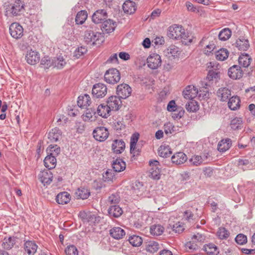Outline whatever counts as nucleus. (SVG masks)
Here are the masks:
<instances>
[{"mask_svg": "<svg viewBox=\"0 0 255 255\" xmlns=\"http://www.w3.org/2000/svg\"><path fill=\"white\" fill-rule=\"evenodd\" d=\"M104 79L106 82L111 84H115L121 79L120 73L117 69H110L106 72Z\"/></svg>", "mask_w": 255, "mask_h": 255, "instance_id": "obj_3", "label": "nucleus"}, {"mask_svg": "<svg viewBox=\"0 0 255 255\" xmlns=\"http://www.w3.org/2000/svg\"><path fill=\"white\" fill-rule=\"evenodd\" d=\"M37 246L34 241H27L24 244V250L28 255H34L36 252Z\"/></svg>", "mask_w": 255, "mask_h": 255, "instance_id": "obj_21", "label": "nucleus"}, {"mask_svg": "<svg viewBox=\"0 0 255 255\" xmlns=\"http://www.w3.org/2000/svg\"><path fill=\"white\" fill-rule=\"evenodd\" d=\"M116 22L111 19L105 20L102 24L101 29L107 33L113 32L116 26Z\"/></svg>", "mask_w": 255, "mask_h": 255, "instance_id": "obj_18", "label": "nucleus"}, {"mask_svg": "<svg viewBox=\"0 0 255 255\" xmlns=\"http://www.w3.org/2000/svg\"><path fill=\"white\" fill-rule=\"evenodd\" d=\"M252 61L251 57L247 53L242 54L238 58L239 64H251Z\"/></svg>", "mask_w": 255, "mask_h": 255, "instance_id": "obj_53", "label": "nucleus"}, {"mask_svg": "<svg viewBox=\"0 0 255 255\" xmlns=\"http://www.w3.org/2000/svg\"><path fill=\"white\" fill-rule=\"evenodd\" d=\"M158 153L160 156L166 158L172 154L171 149L168 145H161L158 148Z\"/></svg>", "mask_w": 255, "mask_h": 255, "instance_id": "obj_34", "label": "nucleus"}, {"mask_svg": "<svg viewBox=\"0 0 255 255\" xmlns=\"http://www.w3.org/2000/svg\"><path fill=\"white\" fill-rule=\"evenodd\" d=\"M235 241L238 245H243L247 243L248 238L244 234H239L235 238Z\"/></svg>", "mask_w": 255, "mask_h": 255, "instance_id": "obj_56", "label": "nucleus"}, {"mask_svg": "<svg viewBox=\"0 0 255 255\" xmlns=\"http://www.w3.org/2000/svg\"><path fill=\"white\" fill-rule=\"evenodd\" d=\"M15 239L14 237H5L1 245L2 248L5 250L11 249L15 244Z\"/></svg>", "mask_w": 255, "mask_h": 255, "instance_id": "obj_38", "label": "nucleus"}, {"mask_svg": "<svg viewBox=\"0 0 255 255\" xmlns=\"http://www.w3.org/2000/svg\"><path fill=\"white\" fill-rule=\"evenodd\" d=\"M38 179L44 186L49 185L53 179V174L49 170L41 171L38 175Z\"/></svg>", "mask_w": 255, "mask_h": 255, "instance_id": "obj_13", "label": "nucleus"}, {"mask_svg": "<svg viewBox=\"0 0 255 255\" xmlns=\"http://www.w3.org/2000/svg\"><path fill=\"white\" fill-rule=\"evenodd\" d=\"M88 17L87 11L82 10L79 11L75 17V22L77 24H82L86 20Z\"/></svg>", "mask_w": 255, "mask_h": 255, "instance_id": "obj_39", "label": "nucleus"}, {"mask_svg": "<svg viewBox=\"0 0 255 255\" xmlns=\"http://www.w3.org/2000/svg\"><path fill=\"white\" fill-rule=\"evenodd\" d=\"M91 103V98L88 94L80 96L78 97L77 105L81 108H87L88 106H90Z\"/></svg>", "mask_w": 255, "mask_h": 255, "instance_id": "obj_25", "label": "nucleus"}, {"mask_svg": "<svg viewBox=\"0 0 255 255\" xmlns=\"http://www.w3.org/2000/svg\"><path fill=\"white\" fill-rule=\"evenodd\" d=\"M116 92L119 97L125 99L130 95L131 88L128 85L123 83L117 86Z\"/></svg>", "mask_w": 255, "mask_h": 255, "instance_id": "obj_8", "label": "nucleus"}, {"mask_svg": "<svg viewBox=\"0 0 255 255\" xmlns=\"http://www.w3.org/2000/svg\"><path fill=\"white\" fill-rule=\"evenodd\" d=\"M231 145L232 140L230 138L222 139L218 144V150L220 152H225L231 147Z\"/></svg>", "mask_w": 255, "mask_h": 255, "instance_id": "obj_32", "label": "nucleus"}, {"mask_svg": "<svg viewBox=\"0 0 255 255\" xmlns=\"http://www.w3.org/2000/svg\"><path fill=\"white\" fill-rule=\"evenodd\" d=\"M79 217L84 222H87L90 224H95L100 221V217H97L91 212H80Z\"/></svg>", "mask_w": 255, "mask_h": 255, "instance_id": "obj_7", "label": "nucleus"}, {"mask_svg": "<svg viewBox=\"0 0 255 255\" xmlns=\"http://www.w3.org/2000/svg\"><path fill=\"white\" fill-rule=\"evenodd\" d=\"M176 111V112H174L172 114V118L174 119H180L184 116L185 111L182 108L178 107Z\"/></svg>", "mask_w": 255, "mask_h": 255, "instance_id": "obj_60", "label": "nucleus"}, {"mask_svg": "<svg viewBox=\"0 0 255 255\" xmlns=\"http://www.w3.org/2000/svg\"><path fill=\"white\" fill-rule=\"evenodd\" d=\"M149 165L151 167L150 169L151 177L154 179H159L160 177L161 172L159 162L156 160H150L149 161Z\"/></svg>", "mask_w": 255, "mask_h": 255, "instance_id": "obj_9", "label": "nucleus"}, {"mask_svg": "<svg viewBox=\"0 0 255 255\" xmlns=\"http://www.w3.org/2000/svg\"><path fill=\"white\" fill-rule=\"evenodd\" d=\"M126 163L120 158L117 159L112 164L114 170L117 172L124 171L126 168Z\"/></svg>", "mask_w": 255, "mask_h": 255, "instance_id": "obj_36", "label": "nucleus"}, {"mask_svg": "<svg viewBox=\"0 0 255 255\" xmlns=\"http://www.w3.org/2000/svg\"><path fill=\"white\" fill-rule=\"evenodd\" d=\"M128 240L129 243L133 247L140 246L142 243V240L141 238L136 235L130 236Z\"/></svg>", "mask_w": 255, "mask_h": 255, "instance_id": "obj_48", "label": "nucleus"}, {"mask_svg": "<svg viewBox=\"0 0 255 255\" xmlns=\"http://www.w3.org/2000/svg\"><path fill=\"white\" fill-rule=\"evenodd\" d=\"M178 109L177 105L174 100L170 101L167 105V109L169 112H176V110Z\"/></svg>", "mask_w": 255, "mask_h": 255, "instance_id": "obj_62", "label": "nucleus"}, {"mask_svg": "<svg viewBox=\"0 0 255 255\" xmlns=\"http://www.w3.org/2000/svg\"><path fill=\"white\" fill-rule=\"evenodd\" d=\"M76 194L79 198L82 199H86L89 197L90 192L88 189L84 187H80L78 188L77 191L76 192Z\"/></svg>", "mask_w": 255, "mask_h": 255, "instance_id": "obj_47", "label": "nucleus"}, {"mask_svg": "<svg viewBox=\"0 0 255 255\" xmlns=\"http://www.w3.org/2000/svg\"><path fill=\"white\" fill-rule=\"evenodd\" d=\"M108 201L113 205H117L120 201V197L118 194H113L109 197Z\"/></svg>", "mask_w": 255, "mask_h": 255, "instance_id": "obj_58", "label": "nucleus"}, {"mask_svg": "<svg viewBox=\"0 0 255 255\" xmlns=\"http://www.w3.org/2000/svg\"><path fill=\"white\" fill-rule=\"evenodd\" d=\"M219 239L226 240L230 236L229 232L224 227H220L217 232Z\"/></svg>", "mask_w": 255, "mask_h": 255, "instance_id": "obj_51", "label": "nucleus"}, {"mask_svg": "<svg viewBox=\"0 0 255 255\" xmlns=\"http://www.w3.org/2000/svg\"><path fill=\"white\" fill-rule=\"evenodd\" d=\"M94 137L99 141H104L108 137L109 134L107 128L104 127L96 128L93 132Z\"/></svg>", "mask_w": 255, "mask_h": 255, "instance_id": "obj_5", "label": "nucleus"}, {"mask_svg": "<svg viewBox=\"0 0 255 255\" xmlns=\"http://www.w3.org/2000/svg\"><path fill=\"white\" fill-rule=\"evenodd\" d=\"M198 93V90L195 86L189 85L183 91V96L186 99L193 100Z\"/></svg>", "mask_w": 255, "mask_h": 255, "instance_id": "obj_15", "label": "nucleus"}, {"mask_svg": "<svg viewBox=\"0 0 255 255\" xmlns=\"http://www.w3.org/2000/svg\"><path fill=\"white\" fill-rule=\"evenodd\" d=\"M243 71L240 65H233L228 70V75L232 79L237 80L241 78L243 75Z\"/></svg>", "mask_w": 255, "mask_h": 255, "instance_id": "obj_10", "label": "nucleus"}, {"mask_svg": "<svg viewBox=\"0 0 255 255\" xmlns=\"http://www.w3.org/2000/svg\"><path fill=\"white\" fill-rule=\"evenodd\" d=\"M122 209L117 205H111L108 209V213L111 216L119 217L123 214Z\"/></svg>", "mask_w": 255, "mask_h": 255, "instance_id": "obj_35", "label": "nucleus"}, {"mask_svg": "<svg viewBox=\"0 0 255 255\" xmlns=\"http://www.w3.org/2000/svg\"><path fill=\"white\" fill-rule=\"evenodd\" d=\"M25 3L22 0H15L12 4L7 8L5 15L7 16L20 15L25 12Z\"/></svg>", "mask_w": 255, "mask_h": 255, "instance_id": "obj_2", "label": "nucleus"}, {"mask_svg": "<svg viewBox=\"0 0 255 255\" xmlns=\"http://www.w3.org/2000/svg\"><path fill=\"white\" fill-rule=\"evenodd\" d=\"M107 93V86L103 83L95 84L92 88V94L94 97L102 98L106 96Z\"/></svg>", "mask_w": 255, "mask_h": 255, "instance_id": "obj_4", "label": "nucleus"}, {"mask_svg": "<svg viewBox=\"0 0 255 255\" xmlns=\"http://www.w3.org/2000/svg\"><path fill=\"white\" fill-rule=\"evenodd\" d=\"M110 234L113 238L119 240L122 239L126 235L124 230L120 227H114L110 230Z\"/></svg>", "mask_w": 255, "mask_h": 255, "instance_id": "obj_26", "label": "nucleus"}, {"mask_svg": "<svg viewBox=\"0 0 255 255\" xmlns=\"http://www.w3.org/2000/svg\"><path fill=\"white\" fill-rule=\"evenodd\" d=\"M159 249V245L154 241H150L146 246V251L151 253H154Z\"/></svg>", "mask_w": 255, "mask_h": 255, "instance_id": "obj_42", "label": "nucleus"}, {"mask_svg": "<svg viewBox=\"0 0 255 255\" xmlns=\"http://www.w3.org/2000/svg\"><path fill=\"white\" fill-rule=\"evenodd\" d=\"M240 97L237 96H234L229 100L228 107L232 111H236L240 108Z\"/></svg>", "mask_w": 255, "mask_h": 255, "instance_id": "obj_27", "label": "nucleus"}, {"mask_svg": "<svg viewBox=\"0 0 255 255\" xmlns=\"http://www.w3.org/2000/svg\"><path fill=\"white\" fill-rule=\"evenodd\" d=\"M182 33L181 36H179V39H182V42L185 45H188L191 43L192 41L191 38H189V33L186 31L185 29L182 27L181 30Z\"/></svg>", "mask_w": 255, "mask_h": 255, "instance_id": "obj_50", "label": "nucleus"}, {"mask_svg": "<svg viewBox=\"0 0 255 255\" xmlns=\"http://www.w3.org/2000/svg\"><path fill=\"white\" fill-rule=\"evenodd\" d=\"M182 26L174 24L168 28L167 35L170 38L179 39L181 35Z\"/></svg>", "mask_w": 255, "mask_h": 255, "instance_id": "obj_11", "label": "nucleus"}, {"mask_svg": "<svg viewBox=\"0 0 255 255\" xmlns=\"http://www.w3.org/2000/svg\"><path fill=\"white\" fill-rule=\"evenodd\" d=\"M9 31L11 36L16 39L20 38L23 34V28L17 22H13L10 25Z\"/></svg>", "mask_w": 255, "mask_h": 255, "instance_id": "obj_6", "label": "nucleus"}, {"mask_svg": "<svg viewBox=\"0 0 255 255\" xmlns=\"http://www.w3.org/2000/svg\"><path fill=\"white\" fill-rule=\"evenodd\" d=\"M219 65H211L210 68L208 66L209 72L207 76V78L209 80H213L214 78H218L220 72L218 71V66Z\"/></svg>", "mask_w": 255, "mask_h": 255, "instance_id": "obj_31", "label": "nucleus"}, {"mask_svg": "<svg viewBox=\"0 0 255 255\" xmlns=\"http://www.w3.org/2000/svg\"><path fill=\"white\" fill-rule=\"evenodd\" d=\"M56 157L49 154L45 157L44 160V164L45 166L48 169H51L55 168L56 165Z\"/></svg>", "mask_w": 255, "mask_h": 255, "instance_id": "obj_30", "label": "nucleus"}, {"mask_svg": "<svg viewBox=\"0 0 255 255\" xmlns=\"http://www.w3.org/2000/svg\"><path fill=\"white\" fill-rule=\"evenodd\" d=\"M133 193L137 196L140 197L143 195L145 189L142 182L136 181L132 186Z\"/></svg>", "mask_w": 255, "mask_h": 255, "instance_id": "obj_33", "label": "nucleus"}, {"mask_svg": "<svg viewBox=\"0 0 255 255\" xmlns=\"http://www.w3.org/2000/svg\"><path fill=\"white\" fill-rule=\"evenodd\" d=\"M25 59L28 64H37L40 61V55L38 52L31 50L26 54Z\"/></svg>", "mask_w": 255, "mask_h": 255, "instance_id": "obj_17", "label": "nucleus"}, {"mask_svg": "<svg viewBox=\"0 0 255 255\" xmlns=\"http://www.w3.org/2000/svg\"><path fill=\"white\" fill-rule=\"evenodd\" d=\"M147 64H160L161 59L160 56L156 53L150 55L146 59Z\"/></svg>", "mask_w": 255, "mask_h": 255, "instance_id": "obj_46", "label": "nucleus"}, {"mask_svg": "<svg viewBox=\"0 0 255 255\" xmlns=\"http://www.w3.org/2000/svg\"><path fill=\"white\" fill-rule=\"evenodd\" d=\"M108 14L105 9H98L92 15V21L95 23H101L107 19Z\"/></svg>", "mask_w": 255, "mask_h": 255, "instance_id": "obj_14", "label": "nucleus"}, {"mask_svg": "<svg viewBox=\"0 0 255 255\" xmlns=\"http://www.w3.org/2000/svg\"><path fill=\"white\" fill-rule=\"evenodd\" d=\"M118 62L119 61L117 57V54L116 53H115L109 58V59L106 62V64L116 63Z\"/></svg>", "mask_w": 255, "mask_h": 255, "instance_id": "obj_64", "label": "nucleus"}, {"mask_svg": "<svg viewBox=\"0 0 255 255\" xmlns=\"http://www.w3.org/2000/svg\"><path fill=\"white\" fill-rule=\"evenodd\" d=\"M231 34L232 31L229 28H224L219 32V39L222 41H226L231 37Z\"/></svg>", "mask_w": 255, "mask_h": 255, "instance_id": "obj_44", "label": "nucleus"}, {"mask_svg": "<svg viewBox=\"0 0 255 255\" xmlns=\"http://www.w3.org/2000/svg\"><path fill=\"white\" fill-rule=\"evenodd\" d=\"M174 126L170 122L164 125V129L166 134H171L174 131Z\"/></svg>", "mask_w": 255, "mask_h": 255, "instance_id": "obj_59", "label": "nucleus"}, {"mask_svg": "<svg viewBox=\"0 0 255 255\" xmlns=\"http://www.w3.org/2000/svg\"><path fill=\"white\" fill-rule=\"evenodd\" d=\"M86 111L85 112V115L83 117L84 120L85 121H92V118L93 117H96V114L97 113V111H96L95 108H86Z\"/></svg>", "mask_w": 255, "mask_h": 255, "instance_id": "obj_49", "label": "nucleus"}, {"mask_svg": "<svg viewBox=\"0 0 255 255\" xmlns=\"http://www.w3.org/2000/svg\"><path fill=\"white\" fill-rule=\"evenodd\" d=\"M71 199L70 194L67 192H61L56 196V201L59 204H67Z\"/></svg>", "mask_w": 255, "mask_h": 255, "instance_id": "obj_28", "label": "nucleus"}, {"mask_svg": "<svg viewBox=\"0 0 255 255\" xmlns=\"http://www.w3.org/2000/svg\"><path fill=\"white\" fill-rule=\"evenodd\" d=\"M112 148L115 153L121 154L125 149V143L122 139H116L112 143Z\"/></svg>", "mask_w": 255, "mask_h": 255, "instance_id": "obj_19", "label": "nucleus"}, {"mask_svg": "<svg viewBox=\"0 0 255 255\" xmlns=\"http://www.w3.org/2000/svg\"><path fill=\"white\" fill-rule=\"evenodd\" d=\"M107 105L112 111H118L122 106L121 98L118 96H112L108 98Z\"/></svg>", "mask_w": 255, "mask_h": 255, "instance_id": "obj_12", "label": "nucleus"}, {"mask_svg": "<svg viewBox=\"0 0 255 255\" xmlns=\"http://www.w3.org/2000/svg\"><path fill=\"white\" fill-rule=\"evenodd\" d=\"M47 150L49 151V152H48L49 154H50L55 157L58 156L61 151L60 147L56 144L49 145Z\"/></svg>", "mask_w": 255, "mask_h": 255, "instance_id": "obj_52", "label": "nucleus"}, {"mask_svg": "<svg viewBox=\"0 0 255 255\" xmlns=\"http://www.w3.org/2000/svg\"><path fill=\"white\" fill-rule=\"evenodd\" d=\"M111 111L112 110L107 105H105L104 104L100 105L97 109V114L104 118H107L110 116Z\"/></svg>", "mask_w": 255, "mask_h": 255, "instance_id": "obj_24", "label": "nucleus"}, {"mask_svg": "<svg viewBox=\"0 0 255 255\" xmlns=\"http://www.w3.org/2000/svg\"><path fill=\"white\" fill-rule=\"evenodd\" d=\"M87 49L84 47H80L78 48V50L75 52V56L77 58H79L81 56L86 53Z\"/></svg>", "mask_w": 255, "mask_h": 255, "instance_id": "obj_63", "label": "nucleus"}, {"mask_svg": "<svg viewBox=\"0 0 255 255\" xmlns=\"http://www.w3.org/2000/svg\"><path fill=\"white\" fill-rule=\"evenodd\" d=\"M62 131L57 128L52 129L48 133V137L51 142H56L61 139Z\"/></svg>", "mask_w": 255, "mask_h": 255, "instance_id": "obj_23", "label": "nucleus"}, {"mask_svg": "<svg viewBox=\"0 0 255 255\" xmlns=\"http://www.w3.org/2000/svg\"><path fill=\"white\" fill-rule=\"evenodd\" d=\"M236 46L240 50L246 51L250 47L249 40L244 37L239 38L236 42Z\"/></svg>", "mask_w": 255, "mask_h": 255, "instance_id": "obj_37", "label": "nucleus"}, {"mask_svg": "<svg viewBox=\"0 0 255 255\" xmlns=\"http://www.w3.org/2000/svg\"><path fill=\"white\" fill-rule=\"evenodd\" d=\"M114 175L112 170L108 169L103 174V178L105 181H112L113 179Z\"/></svg>", "mask_w": 255, "mask_h": 255, "instance_id": "obj_61", "label": "nucleus"}, {"mask_svg": "<svg viewBox=\"0 0 255 255\" xmlns=\"http://www.w3.org/2000/svg\"><path fill=\"white\" fill-rule=\"evenodd\" d=\"M187 159L186 155L183 152H177L171 157V161L176 164L184 163Z\"/></svg>", "mask_w": 255, "mask_h": 255, "instance_id": "obj_29", "label": "nucleus"}, {"mask_svg": "<svg viewBox=\"0 0 255 255\" xmlns=\"http://www.w3.org/2000/svg\"><path fill=\"white\" fill-rule=\"evenodd\" d=\"M185 108L189 112H196L199 110L198 103L193 100H191L186 104Z\"/></svg>", "mask_w": 255, "mask_h": 255, "instance_id": "obj_45", "label": "nucleus"}, {"mask_svg": "<svg viewBox=\"0 0 255 255\" xmlns=\"http://www.w3.org/2000/svg\"><path fill=\"white\" fill-rule=\"evenodd\" d=\"M84 41L88 44L99 46L104 41L103 34L88 29L85 31Z\"/></svg>", "mask_w": 255, "mask_h": 255, "instance_id": "obj_1", "label": "nucleus"}, {"mask_svg": "<svg viewBox=\"0 0 255 255\" xmlns=\"http://www.w3.org/2000/svg\"><path fill=\"white\" fill-rule=\"evenodd\" d=\"M66 255H78V252L76 247L74 245L68 246L65 250Z\"/></svg>", "mask_w": 255, "mask_h": 255, "instance_id": "obj_57", "label": "nucleus"}, {"mask_svg": "<svg viewBox=\"0 0 255 255\" xmlns=\"http://www.w3.org/2000/svg\"><path fill=\"white\" fill-rule=\"evenodd\" d=\"M123 9L125 13L130 14H132L136 9V4L133 1L127 0L123 5Z\"/></svg>", "mask_w": 255, "mask_h": 255, "instance_id": "obj_22", "label": "nucleus"}, {"mask_svg": "<svg viewBox=\"0 0 255 255\" xmlns=\"http://www.w3.org/2000/svg\"><path fill=\"white\" fill-rule=\"evenodd\" d=\"M139 134L138 132H135L132 134L130 141V150L131 153H136L137 152V154L140 152V150L138 148V146L140 142H143L142 141H140L137 146H136V143L139 138Z\"/></svg>", "mask_w": 255, "mask_h": 255, "instance_id": "obj_16", "label": "nucleus"}, {"mask_svg": "<svg viewBox=\"0 0 255 255\" xmlns=\"http://www.w3.org/2000/svg\"><path fill=\"white\" fill-rule=\"evenodd\" d=\"M190 162L193 165L198 166L202 163L204 159L199 155H194L190 159Z\"/></svg>", "mask_w": 255, "mask_h": 255, "instance_id": "obj_55", "label": "nucleus"}, {"mask_svg": "<svg viewBox=\"0 0 255 255\" xmlns=\"http://www.w3.org/2000/svg\"><path fill=\"white\" fill-rule=\"evenodd\" d=\"M217 96L220 101L226 102L231 96V91L227 88H221L217 92Z\"/></svg>", "mask_w": 255, "mask_h": 255, "instance_id": "obj_20", "label": "nucleus"}, {"mask_svg": "<svg viewBox=\"0 0 255 255\" xmlns=\"http://www.w3.org/2000/svg\"><path fill=\"white\" fill-rule=\"evenodd\" d=\"M229 56V51L227 49L221 48L216 53V58L218 60L224 61Z\"/></svg>", "mask_w": 255, "mask_h": 255, "instance_id": "obj_43", "label": "nucleus"}, {"mask_svg": "<svg viewBox=\"0 0 255 255\" xmlns=\"http://www.w3.org/2000/svg\"><path fill=\"white\" fill-rule=\"evenodd\" d=\"M205 250L208 254L211 255H216L219 253L218 251V248L216 246L213 244H209L207 245V246L205 247Z\"/></svg>", "mask_w": 255, "mask_h": 255, "instance_id": "obj_54", "label": "nucleus"}, {"mask_svg": "<svg viewBox=\"0 0 255 255\" xmlns=\"http://www.w3.org/2000/svg\"><path fill=\"white\" fill-rule=\"evenodd\" d=\"M242 126L243 120L240 117H236L231 121L230 126L233 130L241 129Z\"/></svg>", "mask_w": 255, "mask_h": 255, "instance_id": "obj_40", "label": "nucleus"}, {"mask_svg": "<svg viewBox=\"0 0 255 255\" xmlns=\"http://www.w3.org/2000/svg\"><path fill=\"white\" fill-rule=\"evenodd\" d=\"M164 228L159 225H154L151 226L150 233L153 236H158L161 235L164 231Z\"/></svg>", "mask_w": 255, "mask_h": 255, "instance_id": "obj_41", "label": "nucleus"}]
</instances>
